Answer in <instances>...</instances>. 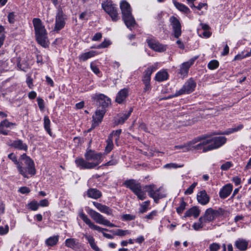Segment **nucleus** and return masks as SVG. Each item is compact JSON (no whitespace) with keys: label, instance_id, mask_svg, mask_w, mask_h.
Here are the masks:
<instances>
[{"label":"nucleus","instance_id":"obj_4","mask_svg":"<svg viewBox=\"0 0 251 251\" xmlns=\"http://www.w3.org/2000/svg\"><path fill=\"white\" fill-rule=\"evenodd\" d=\"M120 8L122 13V18L125 25L128 28L134 26L135 20L132 15L130 4L126 0H123L120 3Z\"/></svg>","mask_w":251,"mask_h":251},{"label":"nucleus","instance_id":"obj_13","mask_svg":"<svg viewBox=\"0 0 251 251\" xmlns=\"http://www.w3.org/2000/svg\"><path fill=\"white\" fill-rule=\"evenodd\" d=\"M79 215L80 218L89 226L90 228L102 233L103 231H109L110 232V230L107 228H103L94 225L83 212H80Z\"/></svg>","mask_w":251,"mask_h":251},{"label":"nucleus","instance_id":"obj_33","mask_svg":"<svg viewBox=\"0 0 251 251\" xmlns=\"http://www.w3.org/2000/svg\"><path fill=\"white\" fill-rule=\"evenodd\" d=\"M133 111L132 108H130L128 111L120 116L118 120L116 121L117 124H123L128 119Z\"/></svg>","mask_w":251,"mask_h":251},{"label":"nucleus","instance_id":"obj_14","mask_svg":"<svg viewBox=\"0 0 251 251\" xmlns=\"http://www.w3.org/2000/svg\"><path fill=\"white\" fill-rule=\"evenodd\" d=\"M105 113L104 109H97L93 116L92 128L98 126L102 121Z\"/></svg>","mask_w":251,"mask_h":251},{"label":"nucleus","instance_id":"obj_11","mask_svg":"<svg viewBox=\"0 0 251 251\" xmlns=\"http://www.w3.org/2000/svg\"><path fill=\"white\" fill-rule=\"evenodd\" d=\"M102 6L104 11L111 17L113 21L116 22L119 19L117 9L111 2L107 1L102 4Z\"/></svg>","mask_w":251,"mask_h":251},{"label":"nucleus","instance_id":"obj_36","mask_svg":"<svg viewBox=\"0 0 251 251\" xmlns=\"http://www.w3.org/2000/svg\"><path fill=\"white\" fill-rule=\"evenodd\" d=\"M58 239V235L51 236L46 240L45 243L48 246H53L57 243Z\"/></svg>","mask_w":251,"mask_h":251},{"label":"nucleus","instance_id":"obj_42","mask_svg":"<svg viewBox=\"0 0 251 251\" xmlns=\"http://www.w3.org/2000/svg\"><path fill=\"white\" fill-rule=\"evenodd\" d=\"M107 142V146L105 148V151L109 152H110L113 147V141H112V137L110 136V135L108 136V139L106 141Z\"/></svg>","mask_w":251,"mask_h":251},{"label":"nucleus","instance_id":"obj_62","mask_svg":"<svg viewBox=\"0 0 251 251\" xmlns=\"http://www.w3.org/2000/svg\"><path fill=\"white\" fill-rule=\"evenodd\" d=\"M19 192L22 194H27L30 192V190L27 187H22L20 188Z\"/></svg>","mask_w":251,"mask_h":251},{"label":"nucleus","instance_id":"obj_63","mask_svg":"<svg viewBox=\"0 0 251 251\" xmlns=\"http://www.w3.org/2000/svg\"><path fill=\"white\" fill-rule=\"evenodd\" d=\"M102 37V35L100 33L98 32L95 34V35L93 36L92 38L93 41H99Z\"/></svg>","mask_w":251,"mask_h":251},{"label":"nucleus","instance_id":"obj_19","mask_svg":"<svg viewBox=\"0 0 251 251\" xmlns=\"http://www.w3.org/2000/svg\"><path fill=\"white\" fill-rule=\"evenodd\" d=\"M232 190V185L231 184H227L225 185L220 191L219 196L221 199H224L227 198Z\"/></svg>","mask_w":251,"mask_h":251},{"label":"nucleus","instance_id":"obj_52","mask_svg":"<svg viewBox=\"0 0 251 251\" xmlns=\"http://www.w3.org/2000/svg\"><path fill=\"white\" fill-rule=\"evenodd\" d=\"M183 165H177L176 163H169L167 164L164 166V168L167 169H171V168H180L182 167Z\"/></svg>","mask_w":251,"mask_h":251},{"label":"nucleus","instance_id":"obj_20","mask_svg":"<svg viewBox=\"0 0 251 251\" xmlns=\"http://www.w3.org/2000/svg\"><path fill=\"white\" fill-rule=\"evenodd\" d=\"M93 204L101 212L108 215H112V210L108 206L96 201L93 202Z\"/></svg>","mask_w":251,"mask_h":251},{"label":"nucleus","instance_id":"obj_25","mask_svg":"<svg viewBox=\"0 0 251 251\" xmlns=\"http://www.w3.org/2000/svg\"><path fill=\"white\" fill-rule=\"evenodd\" d=\"M211 136L210 134H205L202 135L201 136H198L191 141L187 143V146L189 148L192 145L196 144L198 142L201 141L203 139H206L207 138H209Z\"/></svg>","mask_w":251,"mask_h":251},{"label":"nucleus","instance_id":"obj_49","mask_svg":"<svg viewBox=\"0 0 251 251\" xmlns=\"http://www.w3.org/2000/svg\"><path fill=\"white\" fill-rule=\"evenodd\" d=\"M197 185V182H194L184 192L185 195H190L194 191V188Z\"/></svg>","mask_w":251,"mask_h":251},{"label":"nucleus","instance_id":"obj_54","mask_svg":"<svg viewBox=\"0 0 251 251\" xmlns=\"http://www.w3.org/2000/svg\"><path fill=\"white\" fill-rule=\"evenodd\" d=\"M9 231V226L6 225L4 227L0 226V235H3L8 233Z\"/></svg>","mask_w":251,"mask_h":251},{"label":"nucleus","instance_id":"obj_61","mask_svg":"<svg viewBox=\"0 0 251 251\" xmlns=\"http://www.w3.org/2000/svg\"><path fill=\"white\" fill-rule=\"evenodd\" d=\"M203 225H201V223H195L193 225V227L195 230H198L203 227Z\"/></svg>","mask_w":251,"mask_h":251},{"label":"nucleus","instance_id":"obj_35","mask_svg":"<svg viewBox=\"0 0 251 251\" xmlns=\"http://www.w3.org/2000/svg\"><path fill=\"white\" fill-rule=\"evenodd\" d=\"M96 55V52L93 50L82 53L79 56V59L83 61H85L89 58H90Z\"/></svg>","mask_w":251,"mask_h":251},{"label":"nucleus","instance_id":"obj_64","mask_svg":"<svg viewBox=\"0 0 251 251\" xmlns=\"http://www.w3.org/2000/svg\"><path fill=\"white\" fill-rule=\"evenodd\" d=\"M148 210L147 205L142 204L141 208L139 209V212L140 213H143L146 212Z\"/></svg>","mask_w":251,"mask_h":251},{"label":"nucleus","instance_id":"obj_55","mask_svg":"<svg viewBox=\"0 0 251 251\" xmlns=\"http://www.w3.org/2000/svg\"><path fill=\"white\" fill-rule=\"evenodd\" d=\"M90 67L92 71L96 75H98L100 73L99 69L98 67L94 64L93 63H91L90 64Z\"/></svg>","mask_w":251,"mask_h":251},{"label":"nucleus","instance_id":"obj_43","mask_svg":"<svg viewBox=\"0 0 251 251\" xmlns=\"http://www.w3.org/2000/svg\"><path fill=\"white\" fill-rule=\"evenodd\" d=\"M186 204V203L183 201V199H182L179 206H178L176 209L177 213L179 214H181L185 209Z\"/></svg>","mask_w":251,"mask_h":251},{"label":"nucleus","instance_id":"obj_38","mask_svg":"<svg viewBox=\"0 0 251 251\" xmlns=\"http://www.w3.org/2000/svg\"><path fill=\"white\" fill-rule=\"evenodd\" d=\"M50 121L48 116H45L44 118V126L46 131L49 133L50 135H51V131L50 128Z\"/></svg>","mask_w":251,"mask_h":251},{"label":"nucleus","instance_id":"obj_27","mask_svg":"<svg viewBox=\"0 0 251 251\" xmlns=\"http://www.w3.org/2000/svg\"><path fill=\"white\" fill-rule=\"evenodd\" d=\"M203 216L204 217V222H210L215 219L212 208L207 209Z\"/></svg>","mask_w":251,"mask_h":251},{"label":"nucleus","instance_id":"obj_18","mask_svg":"<svg viewBox=\"0 0 251 251\" xmlns=\"http://www.w3.org/2000/svg\"><path fill=\"white\" fill-rule=\"evenodd\" d=\"M197 198L198 202L202 205H206L207 204L210 200L209 197L205 190H202L199 192L197 194Z\"/></svg>","mask_w":251,"mask_h":251},{"label":"nucleus","instance_id":"obj_59","mask_svg":"<svg viewBox=\"0 0 251 251\" xmlns=\"http://www.w3.org/2000/svg\"><path fill=\"white\" fill-rule=\"evenodd\" d=\"M111 44L109 40H105L103 42H102L100 45L99 48H104L107 47Z\"/></svg>","mask_w":251,"mask_h":251},{"label":"nucleus","instance_id":"obj_58","mask_svg":"<svg viewBox=\"0 0 251 251\" xmlns=\"http://www.w3.org/2000/svg\"><path fill=\"white\" fill-rule=\"evenodd\" d=\"M37 100L40 109L43 110L45 107L43 100L40 98H38Z\"/></svg>","mask_w":251,"mask_h":251},{"label":"nucleus","instance_id":"obj_29","mask_svg":"<svg viewBox=\"0 0 251 251\" xmlns=\"http://www.w3.org/2000/svg\"><path fill=\"white\" fill-rule=\"evenodd\" d=\"M84 237L88 241L90 246L95 251H101L100 249L97 246L95 242V239L92 236L84 234Z\"/></svg>","mask_w":251,"mask_h":251},{"label":"nucleus","instance_id":"obj_23","mask_svg":"<svg viewBox=\"0 0 251 251\" xmlns=\"http://www.w3.org/2000/svg\"><path fill=\"white\" fill-rule=\"evenodd\" d=\"M20 160H21L20 162H22V163L23 161V163H24V164H27L28 168H29L30 170V172H32V170H33L32 159H31L29 156H27L25 153H24L21 155Z\"/></svg>","mask_w":251,"mask_h":251},{"label":"nucleus","instance_id":"obj_15","mask_svg":"<svg viewBox=\"0 0 251 251\" xmlns=\"http://www.w3.org/2000/svg\"><path fill=\"white\" fill-rule=\"evenodd\" d=\"M147 42L150 48L155 51L158 52H163L166 50V46L163 45L158 42L151 39H147Z\"/></svg>","mask_w":251,"mask_h":251},{"label":"nucleus","instance_id":"obj_47","mask_svg":"<svg viewBox=\"0 0 251 251\" xmlns=\"http://www.w3.org/2000/svg\"><path fill=\"white\" fill-rule=\"evenodd\" d=\"M225 210L222 208H219L217 210H214L213 209V212L214 216L216 218L221 215H223L225 213Z\"/></svg>","mask_w":251,"mask_h":251},{"label":"nucleus","instance_id":"obj_5","mask_svg":"<svg viewBox=\"0 0 251 251\" xmlns=\"http://www.w3.org/2000/svg\"><path fill=\"white\" fill-rule=\"evenodd\" d=\"M124 185L130 189L140 200H144L146 199V194L142 191L140 183L136 180H126L124 182Z\"/></svg>","mask_w":251,"mask_h":251},{"label":"nucleus","instance_id":"obj_40","mask_svg":"<svg viewBox=\"0 0 251 251\" xmlns=\"http://www.w3.org/2000/svg\"><path fill=\"white\" fill-rule=\"evenodd\" d=\"M23 167L24 168L25 170V176H24V175H22L25 178H28V176H27V173H28V174L29 175H31V176H34V175H35L36 174V169L35 168V166H34V162L33 161V170H32V172H30V169L29 168H28V166L27 164H24V163H23Z\"/></svg>","mask_w":251,"mask_h":251},{"label":"nucleus","instance_id":"obj_30","mask_svg":"<svg viewBox=\"0 0 251 251\" xmlns=\"http://www.w3.org/2000/svg\"><path fill=\"white\" fill-rule=\"evenodd\" d=\"M168 78V74L165 71L158 72L155 75V80L158 82L166 80Z\"/></svg>","mask_w":251,"mask_h":251},{"label":"nucleus","instance_id":"obj_46","mask_svg":"<svg viewBox=\"0 0 251 251\" xmlns=\"http://www.w3.org/2000/svg\"><path fill=\"white\" fill-rule=\"evenodd\" d=\"M15 123L10 122L7 119H5L0 123V127H4L5 126L6 127H9L11 126H15Z\"/></svg>","mask_w":251,"mask_h":251},{"label":"nucleus","instance_id":"obj_48","mask_svg":"<svg viewBox=\"0 0 251 251\" xmlns=\"http://www.w3.org/2000/svg\"><path fill=\"white\" fill-rule=\"evenodd\" d=\"M154 187L155 186L154 185H146L145 187L146 191L148 192L150 197L153 195V193L154 191Z\"/></svg>","mask_w":251,"mask_h":251},{"label":"nucleus","instance_id":"obj_60","mask_svg":"<svg viewBox=\"0 0 251 251\" xmlns=\"http://www.w3.org/2000/svg\"><path fill=\"white\" fill-rule=\"evenodd\" d=\"M117 163V160H110L109 161L107 162V163L103 164L102 165V166H111V165H115ZM100 167H101V166L99 167L98 168H100Z\"/></svg>","mask_w":251,"mask_h":251},{"label":"nucleus","instance_id":"obj_44","mask_svg":"<svg viewBox=\"0 0 251 251\" xmlns=\"http://www.w3.org/2000/svg\"><path fill=\"white\" fill-rule=\"evenodd\" d=\"M29 208L33 211L37 210L39 207V204L36 201H32L28 204Z\"/></svg>","mask_w":251,"mask_h":251},{"label":"nucleus","instance_id":"obj_51","mask_svg":"<svg viewBox=\"0 0 251 251\" xmlns=\"http://www.w3.org/2000/svg\"><path fill=\"white\" fill-rule=\"evenodd\" d=\"M135 219V216L130 214H124L122 216V219L125 221H131Z\"/></svg>","mask_w":251,"mask_h":251},{"label":"nucleus","instance_id":"obj_53","mask_svg":"<svg viewBox=\"0 0 251 251\" xmlns=\"http://www.w3.org/2000/svg\"><path fill=\"white\" fill-rule=\"evenodd\" d=\"M220 246L217 243H213L210 245L209 249L210 251H217L220 249Z\"/></svg>","mask_w":251,"mask_h":251},{"label":"nucleus","instance_id":"obj_8","mask_svg":"<svg viewBox=\"0 0 251 251\" xmlns=\"http://www.w3.org/2000/svg\"><path fill=\"white\" fill-rule=\"evenodd\" d=\"M92 99L97 105L104 109L111 103L110 99L102 94H95L92 96Z\"/></svg>","mask_w":251,"mask_h":251},{"label":"nucleus","instance_id":"obj_41","mask_svg":"<svg viewBox=\"0 0 251 251\" xmlns=\"http://www.w3.org/2000/svg\"><path fill=\"white\" fill-rule=\"evenodd\" d=\"M110 232L113 233L115 235L119 236H124L126 234H130V232L128 230H122L120 229L115 231L113 230H110Z\"/></svg>","mask_w":251,"mask_h":251},{"label":"nucleus","instance_id":"obj_28","mask_svg":"<svg viewBox=\"0 0 251 251\" xmlns=\"http://www.w3.org/2000/svg\"><path fill=\"white\" fill-rule=\"evenodd\" d=\"M235 246L239 250L244 251L248 249V242L244 239H239L235 242Z\"/></svg>","mask_w":251,"mask_h":251},{"label":"nucleus","instance_id":"obj_32","mask_svg":"<svg viewBox=\"0 0 251 251\" xmlns=\"http://www.w3.org/2000/svg\"><path fill=\"white\" fill-rule=\"evenodd\" d=\"M8 60V52L4 50L0 51V67H5L7 65L6 61Z\"/></svg>","mask_w":251,"mask_h":251},{"label":"nucleus","instance_id":"obj_34","mask_svg":"<svg viewBox=\"0 0 251 251\" xmlns=\"http://www.w3.org/2000/svg\"><path fill=\"white\" fill-rule=\"evenodd\" d=\"M173 3L179 11L186 14L190 12V9L185 5L179 3L176 0H174Z\"/></svg>","mask_w":251,"mask_h":251},{"label":"nucleus","instance_id":"obj_9","mask_svg":"<svg viewBox=\"0 0 251 251\" xmlns=\"http://www.w3.org/2000/svg\"><path fill=\"white\" fill-rule=\"evenodd\" d=\"M66 16L64 13L62 7L59 6L57 8V13L55 17V24L54 30L59 31L62 29L65 25Z\"/></svg>","mask_w":251,"mask_h":251},{"label":"nucleus","instance_id":"obj_37","mask_svg":"<svg viewBox=\"0 0 251 251\" xmlns=\"http://www.w3.org/2000/svg\"><path fill=\"white\" fill-rule=\"evenodd\" d=\"M243 127V125H239L234 127L229 128L228 130L225 131L223 133H221V134L228 135L232 133L237 132L240 130ZM214 134H220V133H214Z\"/></svg>","mask_w":251,"mask_h":251},{"label":"nucleus","instance_id":"obj_50","mask_svg":"<svg viewBox=\"0 0 251 251\" xmlns=\"http://www.w3.org/2000/svg\"><path fill=\"white\" fill-rule=\"evenodd\" d=\"M232 166V164L231 162L227 161L226 162L225 164H223L221 166V169L222 170L226 171L229 169Z\"/></svg>","mask_w":251,"mask_h":251},{"label":"nucleus","instance_id":"obj_24","mask_svg":"<svg viewBox=\"0 0 251 251\" xmlns=\"http://www.w3.org/2000/svg\"><path fill=\"white\" fill-rule=\"evenodd\" d=\"M200 214V210L199 209L197 206H193L185 212L184 217H188L193 216L195 218H196L199 216Z\"/></svg>","mask_w":251,"mask_h":251},{"label":"nucleus","instance_id":"obj_2","mask_svg":"<svg viewBox=\"0 0 251 251\" xmlns=\"http://www.w3.org/2000/svg\"><path fill=\"white\" fill-rule=\"evenodd\" d=\"M101 153H96L94 151L89 150L87 151L84 156L86 160L96 161L95 162H89L84 160L82 158L76 159L75 162L78 167L82 169H91L94 168L101 162Z\"/></svg>","mask_w":251,"mask_h":251},{"label":"nucleus","instance_id":"obj_1","mask_svg":"<svg viewBox=\"0 0 251 251\" xmlns=\"http://www.w3.org/2000/svg\"><path fill=\"white\" fill-rule=\"evenodd\" d=\"M226 141V138L224 136L207 138L203 139L199 144L193 146V148L196 150H202V151L205 152L221 147Z\"/></svg>","mask_w":251,"mask_h":251},{"label":"nucleus","instance_id":"obj_21","mask_svg":"<svg viewBox=\"0 0 251 251\" xmlns=\"http://www.w3.org/2000/svg\"><path fill=\"white\" fill-rule=\"evenodd\" d=\"M128 90L126 88L122 89L116 96V101L119 103H122L126 100Z\"/></svg>","mask_w":251,"mask_h":251},{"label":"nucleus","instance_id":"obj_17","mask_svg":"<svg viewBox=\"0 0 251 251\" xmlns=\"http://www.w3.org/2000/svg\"><path fill=\"white\" fill-rule=\"evenodd\" d=\"M8 146L14 148L15 149L19 150L26 151L27 150V146L25 143L20 139H18L15 141H11L8 143Z\"/></svg>","mask_w":251,"mask_h":251},{"label":"nucleus","instance_id":"obj_22","mask_svg":"<svg viewBox=\"0 0 251 251\" xmlns=\"http://www.w3.org/2000/svg\"><path fill=\"white\" fill-rule=\"evenodd\" d=\"M87 195L88 197L94 199H98L102 196L101 192L96 188L89 189L87 191Z\"/></svg>","mask_w":251,"mask_h":251},{"label":"nucleus","instance_id":"obj_16","mask_svg":"<svg viewBox=\"0 0 251 251\" xmlns=\"http://www.w3.org/2000/svg\"><path fill=\"white\" fill-rule=\"evenodd\" d=\"M9 159L11 160L15 164L17 165V168L18 172L21 175L25 176V170L23 167V164L22 162L18 161L17 156L13 153H11L8 155Z\"/></svg>","mask_w":251,"mask_h":251},{"label":"nucleus","instance_id":"obj_45","mask_svg":"<svg viewBox=\"0 0 251 251\" xmlns=\"http://www.w3.org/2000/svg\"><path fill=\"white\" fill-rule=\"evenodd\" d=\"M219 62L216 60L211 61L208 64V67L210 70H214L218 68Z\"/></svg>","mask_w":251,"mask_h":251},{"label":"nucleus","instance_id":"obj_26","mask_svg":"<svg viewBox=\"0 0 251 251\" xmlns=\"http://www.w3.org/2000/svg\"><path fill=\"white\" fill-rule=\"evenodd\" d=\"M193 62L194 60H192L183 63L180 67L179 73L183 75H186L189 68L193 64Z\"/></svg>","mask_w":251,"mask_h":251},{"label":"nucleus","instance_id":"obj_3","mask_svg":"<svg viewBox=\"0 0 251 251\" xmlns=\"http://www.w3.org/2000/svg\"><path fill=\"white\" fill-rule=\"evenodd\" d=\"M32 22L38 43L42 46L45 47L47 44V33L44 25L39 18H34Z\"/></svg>","mask_w":251,"mask_h":251},{"label":"nucleus","instance_id":"obj_12","mask_svg":"<svg viewBox=\"0 0 251 251\" xmlns=\"http://www.w3.org/2000/svg\"><path fill=\"white\" fill-rule=\"evenodd\" d=\"M174 37L178 38L181 35V25L179 20L175 16L170 18Z\"/></svg>","mask_w":251,"mask_h":251},{"label":"nucleus","instance_id":"obj_7","mask_svg":"<svg viewBox=\"0 0 251 251\" xmlns=\"http://www.w3.org/2000/svg\"><path fill=\"white\" fill-rule=\"evenodd\" d=\"M156 68L154 66L149 67L143 73L142 81L145 85L144 92L150 91L151 89V75L156 70Z\"/></svg>","mask_w":251,"mask_h":251},{"label":"nucleus","instance_id":"obj_56","mask_svg":"<svg viewBox=\"0 0 251 251\" xmlns=\"http://www.w3.org/2000/svg\"><path fill=\"white\" fill-rule=\"evenodd\" d=\"M157 211L156 210H153L152 212H151L149 215L145 216V218L150 219L152 220L153 219L154 217H155L157 215Z\"/></svg>","mask_w":251,"mask_h":251},{"label":"nucleus","instance_id":"obj_57","mask_svg":"<svg viewBox=\"0 0 251 251\" xmlns=\"http://www.w3.org/2000/svg\"><path fill=\"white\" fill-rule=\"evenodd\" d=\"M15 15L14 12H10L8 15V22L10 24H13L15 22Z\"/></svg>","mask_w":251,"mask_h":251},{"label":"nucleus","instance_id":"obj_31","mask_svg":"<svg viewBox=\"0 0 251 251\" xmlns=\"http://www.w3.org/2000/svg\"><path fill=\"white\" fill-rule=\"evenodd\" d=\"M65 246L68 248L75 249L79 246V243L75 238L67 239L65 242Z\"/></svg>","mask_w":251,"mask_h":251},{"label":"nucleus","instance_id":"obj_39","mask_svg":"<svg viewBox=\"0 0 251 251\" xmlns=\"http://www.w3.org/2000/svg\"><path fill=\"white\" fill-rule=\"evenodd\" d=\"M166 197L165 194H161L159 192V189H157L154 190L153 193V195H151V197L154 200V201L156 203H158V200L160 199L164 198Z\"/></svg>","mask_w":251,"mask_h":251},{"label":"nucleus","instance_id":"obj_6","mask_svg":"<svg viewBox=\"0 0 251 251\" xmlns=\"http://www.w3.org/2000/svg\"><path fill=\"white\" fill-rule=\"evenodd\" d=\"M196 83L193 79H188L184 84L181 89L177 91L174 95L170 96L167 98H162V100H167L174 97H177L184 94H189L192 92L196 87Z\"/></svg>","mask_w":251,"mask_h":251},{"label":"nucleus","instance_id":"obj_10","mask_svg":"<svg viewBox=\"0 0 251 251\" xmlns=\"http://www.w3.org/2000/svg\"><path fill=\"white\" fill-rule=\"evenodd\" d=\"M89 214L91 218L98 224L109 227L117 226L114 224L110 223L108 220L105 219L102 215L93 210H90Z\"/></svg>","mask_w":251,"mask_h":251}]
</instances>
